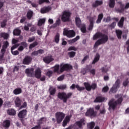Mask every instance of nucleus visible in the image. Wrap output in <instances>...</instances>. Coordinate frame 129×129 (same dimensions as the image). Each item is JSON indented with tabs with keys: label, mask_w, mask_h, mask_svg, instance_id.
I'll return each mask as SVG.
<instances>
[{
	"label": "nucleus",
	"mask_w": 129,
	"mask_h": 129,
	"mask_svg": "<svg viewBox=\"0 0 129 129\" xmlns=\"http://www.w3.org/2000/svg\"><path fill=\"white\" fill-rule=\"evenodd\" d=\"M37 45H38V43L37 41H35L30 45L29 49H33V48H34V47H36Z\"/></svg>",
	"instance_id": "42"
},
{
	"label": "nucleus",
	"mask_w": 129,
	"mask_h": 129,
	"mask_svg": "<svg viewBox=\"0 0 129 129\" xmlns=\"http://www.w3.org/2000/svg\"><path fill=\"white\" fill-rule=\"evenodd\" d=\"M60 24V19L57 20L56 21V23L54 25H55V26H54V27L59 25Z\"/></svg>",
	"instance_id": "55"
},
{
	"label": "nucleus",
	"mask_w": 129,
	"mask_h": 129,
	"mask_svg": "<svg viewBox=\"0 0 129 129\" xmlns=\"http://www.w3.org/2000/svg\"><path fill=\"white\" fill-rule=\"evenodd\" d=\"M72 69V66L69 64L62 63L60 64H56L54 67V72L57 73L58 74L62 73L66 71Z\"/></svg>",
	"instance_id": "2"
},
{
	"label": "nucleus",
	"mask_w": 129,
	"mask_h": 129,
	"mask_svg": "<svg viewBox=\"0 0 129 129\" xmlns=\"http://www.w3.org/2000/svg\"><path fill=\"white\" fill-rule=\"evenodd\" d=\"M80 38V37H79V36H77L74 39L69 40V43L73 44V43H75V42H77V41H78V40H79Z\"/></svg>",
	"instance_id": "34"
},
{
	"label": "nucleus",
	"mask_w": 129,
	"mask_h": 129,
	"mask_svg": "<svg viewBox=\"0 0 129 129\" xmlns=\"http://www.w3.org/2000/svg\"><path fill=\"white\" fill-rule=\"evenodd\" d=\"M64 79V75H61L57 78V81L61 82Z\"/></svg>",
	"instance_id": "51"
},
{
	"label": "nucleus",
	"mask_w": 129,
	"mask_h": 129,
	"mask_svg": "<svg viewBox=\"0 0 129 129\" xmlns=\"http://www.w3.org/2000/svg\"><path fill=\"white\" fill-rule=\"evenodd\" d=\"M33 12L32 11H28L27 14V18L29 19H31L32 17L33 16Z\"/></svg>",
	"instance_id": "39"
},
{
	"label": "nucleus",
	"mask_w": 129,
	"mask_h": 129,
	"mask_svg": "<svg viewBox=\"0 0 129 129\" xmlns=\"http://www.w3.org/2000/svg\"><path fill=\"white\" fill-rule=\"evenodd\" d=\"M11 122L9 120H6L3 122V126L6 128H9L10 126Z\"/></svg>",
	"instance_id": "24"
},
{
	"label": "nucleus",
	"mask_w": 129,
	"mask_h": 129,
	"mask_svg": "<svg viewBox=\"0 0 129 129\" xmlns=\"http://www.w3.org/2000/svg\"><path fill=\"white\" fill-rule=\"evenodd\" d=\"M54 59L52 56H46V57L43 58V61L45 63H50L52 61H53Z\"/></svg>",
	"instance_id": "19"
},
{
	"label": "nucleus",
	"mask_w": 129,
	"mask_h": 129,
	"mask_svg": "<svg viewBox=\"0 0 129 129\" xmlns=\"http://www.w3.org/2000/svg\"><path fill=\"white\" fill-rule=\"evenodd\" d=\"M115 97L118 98V99L117 102L114 101V99H111L108 103V105L109 106L108 109L109 111H110L111 110H114L115 109L116 106L117 104H120L122 101V96L121 95H117L115 96Z\"/></svg>",
	"instance_id": "4"
},
{
	"label": "nucleus",
	"mask_w": 129,
	"mask_h": 129,
	"mask_svg": "<svg viewBox=\"0 0 129 129\" xmlns=\"http://www.w3.org/2000/svg\"><path fill=\"white\" fill-rule=\"evenodd\" d=\"M109 90V88L108 86H105L103 88V92L104 93H106L108 91V90Z\"/></svg>",
	"instance_id": "54"
},
{
	"label": "nucleus",
	"mask_w": 129,
	"mask_h": 129,
	"mask_svg": "<svg viewBox=\"0 0 129 129\" xmlns=\"http://www.w3.org/2000/svg\"><path fill=\"white\" fill-rule=\"evenodd\" d=\"M105 98H102L101 97H98L96 98L95 100L94 101L95 102H102L104 101Z\"/></svg>",
	"instance_id": "30"
},
{
	"label": "nucleus",
	"mask_w": 129,
	"mask_h": 129,
	"mask_svg": "<svg viewBox=\"0 0 129 129\" xmlns=\"http://www.w3.org/2000/svg\"><path fill=\"white\" fill-rule=\"evenodd\" d=\"M21 31L19 28H16L13 31V35L15 36H20Z\"/></svg>",
	"instance_id": "26"
},
{
	"label": "nucleus",
	"mask_w": 129,
	"mask_h": 129,
	"mask_svg": "<svg viewBox=\"0 0 129 129\" xmlns=\"http://www.w3.org/2000/svg\"><path fill=\"white\" fill-rule=\"evenodd\" d=\"M100 38L101 39H99L95 44L94 48H97L99 45H101V44H104V43H106L108 40V37L106 35H102L101 33H97L95 35H94L93 39L96 40V39H98Z\"/></svg>",
	"instance_id": "3"
},
{
	"label": "nucleus",
	"mask_w": 129,
	"mask_h": 129,
	"mask_svg": "<svg viewBox=\"0 0 129 129\" xmlns=\"http://www.w3.org/2000/svg\"><path fill=\"white\" fill-rule=\"evenodd\" d=\"M95 125V123L94 122H91L88 123L87 129H93L94 126Z\"/></svg>",
	"instance_id": "28"
},
{
	"label": "nucleus",
	"mask_w": 129,
	"mask_h": 129,
	"mask_svg": "<svg viewBox=\"0 0 129 129\" xmlns=\"http://www.w3.org/2000/svg\"><path fill=\"white\" fill-rule=\"evenodd\" d=\"M76 54V53L74 51H71V52H70L68 53V55H69L70 58H73V57H74V56H75Z\"/></svg>",
	"instance_id": "47"
},
{
	"label": "nucleus",
	"mask_w": 129,
	"mask_h": 129,
	"mask_svg": "<svg viewBox=\"0 0 129 129\" xmlns=\"http://www.w3.org/2000/svg\"><path fill=\"white\" fill-rule=\"evenodd\" d=\"M6 22H7L6 20H5L3 22H2L1 23V27L3 28L5 27L6 25Z\"/></svg>",
	"instance_id": "57"
},
{
	"label": "nucleus",
	"mask_w": 129,
	"mask_h": 129,
	"mask_svg": "<svg viewBox=\"0 0 129 129\" xmlns=\"http://www.w3.org/2000/svg\"><path fill=\"white\" fill-rule=\"evenodd\" d=\"M110 21V17H108L106 19H105V18L103 19V21L105 23L108 22Z\"/></svg>",
	"instance_id": "56"
},
{
	"label": "nucleus",
	"mask_w": 129,
	"mask_h": 129,
	"mask_svg": "<svg viewBox=\"0 0 129 129\" xmlns=\"http://www.w3.org/2000/svg\"><path fill=\"white\" fill-rule=\"evenodd\" d=\"M123 76L118 77V79L115 82V84L113 85L112 88L110 89L109 93H115L117 91V89L119 88L120 85V80L122 79Z\"/></svg>",
	"instance_id": "6"
},
{
	"label": "nucleus",
	"mask_w": 129,
	"mask_h": 129,
	"mask_svg": "<svg viewBox=\"0 0 129 129\" xmlns=\"http://www.w3.org/2000/svg\"><path fill=\"white\" fill-rule=\"evenodd\" d=\"M80 38V37H79V36H77L74 39L69 40V43L73 44V43H75V42H77V41H78V40H79Z\"/></svg>",
	"instance_id": "33"
},
{
	"label": "nucleus",
	"mask_w": 129,
	"mask_h": 129,
	"mask_svg": "<svg viewBox=\"0 0 129 129\" xmlns=\"http://www.w3.org/2000/svg\"><path fill=\"white\" fill-rule=\"evenodd\" d=\"M86 116L95 117L96 116V112L94 111V109L93 108H89L86 113Z\"/></svg>",
	"instance_id": "13"
},
{
	"label": "nucleus",
	"mask_w": 129,
	"mask_h": 129,
	"mask_svg": "<svg viewBox=\"0 0 129 129\" xmlns=\"http://www.w3.org/2000/svg\"><path fill=\"white\" fill-rule=\"evenodd\" d=\"M96 18V16H94V17H91L89 19V20L90 22V25L89 26L88 29L89 30H92V28H93V22L94 20H95V18Z\"/></svg>",
	"instance_id": "18"
},
{
	"label": "nucleus",
	"mask_w": 129,
	"mask_h": 129,
	"mask_svg": "<svg viewBox=\"0 0 129 129\" xmlns=\"http://www.w3.org/2000/svg\"><path fill=\"white\" fill-rule=\"evenodd\" d=\"M85 124H86L85 119L84 118H82L80 120L76 122L75 123V126L79 127V128L76 129H82V126L85 125Z\"/></svg>",
	"instance_id": "11"
},
{
	"label": "nucleus",
	"mask_w": 129,
	"mask_h": 129,
	"mask_svg": "<svg viewBox=\"0 0 129 129\" xmlns=\"http://www.w3.org/2000/svg\"><path fill=\"white\" fill-rule=\"evenodd\" d=\"M126 45H128V47L127 48V53H129V39L126 42Z\"/></svg>",
	"instance_id": "64"
},
{
	"label": "nucleus",
	"mask_w": 129,
	"mask_h": 129,
	"mask_svg": "<svg viewBox=\"0 0 129 129\" xmlns=\"http://www.w3.org/2000/svg\"><path fill=\"white\" fill-rule=\"evenodd\" d=\"M67 85H61L60 86H58L57 88L58 89L65 90L67 89Z\"/></svg>",
	"instance_id": "44"
},
{
	"label": "nucleus",
	"mask_w": 129,
	"mask_h": 129,
	"mask_svg": "<svg viewBox=\"0 0 129 129\" xmlns=\"http://www.w3.org/2000/svg\"><path fill=\"white\" fill-rule=\"evenodd\" d=\"M14 102L16 107H19L22 105L21 99L19 97H14Z\"/></svg>",
	"instance_id": "16"
},
{
	"label": "nucleus",
	"mask_w": 129,
	"mask_h": 129,
	"mask_svg": "<svg viewBox=\"0 0 129 129\" xmlns=\"http://www.w3.org/2000/svg\"><path fill=\"white\" fill-rule=\"evenodd\" d=\"M71 13L68 11L63 12L61 20L63 22L70 21L71 20Z\"/></svg>",
	"instance_id": "9"
},
{
	"label": "nucleus",
	"mask_w": 129,
	"mask_h": 129,
	"mask_svg": "<svg viewBox=\"0 0 129 129\" xmlns=\"http://www.w3.org/2000/svg\"><path fill=\"white\" fill-rule=\"evenodd\" d=\"M52 74H53V71H48L46 73V76H47L49 77H50L52 76Z\"/></svg>",
	"instance_id": "52"
},
{
	"label": "nucleus",
	"mask_w": 129,
	"mask_h": 129,
	"mask_svg": "<svg viewBox=\"0 0 129 129\" xmlns=\"http://www.w3.org/2000/svg\"><path fill=\"white\" fill-rule=\"evenodd\" d=\"M116 36L118 39H121V34H122V31L119 30H116L115 31Z\"/></svg>",
	"instance_id": "35"
},
{
	"label": "nucleus",
	"mask_w": 129,
	"mask_h": 129,
	"mask_svg": "<svg viewBox=\"0 0 129 129\" xmlns=\"http://www.w3.org/2000/svg\"><path fill=\"white\" fill-rule=\"evenodd\" d=\"M35 40V37L33 36L32 37H30L28 40V42L29 43H32V42H34Z\"/></svg>",
	"instance_id": "50"
},
{
	"label": "nucleus",
	"mask_w": 129,
	"mask_h": 129,
	"mask_svg": "<svg viewBox=\"0 0 129 129\" xmlns=\"http://www.w3.org/2000/svg\"><path fill=\"white\" fill-rule=\"evenodd\" d=\"M101 4H102V1H96L94 3H93V6L94 7H96Z\"/></svg>",
	"instance_id": "38"
},
{
	"label": "nucleus",
	"mask_w": 129,
	"mask_h": 129,
	"mask_svg": "<svg viewBox=\"0 0 129 129\" xmlns=\"http://www.w3.org/2000/svg\"><path fill=\"white\" fill-rule=\"evenodd\" d=\"M63 34L64 36H67L68 38L75 37V32L73 30H69L68 28L64 29Z\"/></svg>",
	"instance_id": "8"
},
{
	"label": "nucleus",
	"mask_w": 129,
	"mask_h": 129,
	"mask_svg": "<svg viewBox=\"0 0 129 129\" xmlns=\"http://www.w3.org/2000/svg\"><path fill=\"white\" fill-rule=\"evenodd\" d=\"M22 90L21 88H16L13 91V93L15 95H20L22 93Z\"/></svg>",
	"instance_id": "21"
},
{
	"label": "nucleus",
	"mask_w": 129,
	"mask_h": 129,
	"mask_svg": "<svg viewBox=\"0 0 129 129\" xmlns=\"http://www.w3.org/2000/svg\"><path fill=\"white\" fill-rule=\"evenodd\" d=\"M51 10V8L50 7H44L41 9V13L42 14H44L48 12Z\"/></svg>",
	"instance_id": "20"
},
{
	"label": "nucleus",
	"mask_w": 129,
	"mask_h": 129,
	"mask_svg": "<svg viewBox=\"0 0 129 129\" xmlns=\"http://www.w3.org/2000/svg\"><path fill=\"white\" fill-rule=\"evenodd\" d=\"M32 58L30 56H26L23 59V63L25 65H29L31 63Z\"/></svg>",
	"instance_id": "15"
},
{
	"label": "nucleus",
	"mask_w": 129,
	"mask_h": 129,
	"mask_svg": "<svg viewBox=\"0 0 129 129\" xmlns=\"http://www.w3.org/2000/svg\"><path fill=\"white\" fill-rule=\"evenodd\" d=\"M38 55L39 54H43L44 53V51L43 49H39V50H37Z\"/></svg>",
	"instance_id": "58"
},
{
	"label": "nucleus",
	"mask_w": 129,
	"mask_h": 129,
	"mask_svg": "<svg viewBox=\"0 0 129 129\" xmlns=\"http://www.w3.org/2000/svg\"><path fill=\"white\" fill-rule=\"evenodd\" d=\"M34 69L33 68L27 69L25 71V73L29 77H35L37 79H41L42 77V72L40 68H38L34 73Z\"/></svg>",
	"instance_id": "1"
},
{
	"label": "nucleus",
	"mask_w": 129,
	"mask_h": 129,
	"mask_svg": "<svg viewBox=\"0 0 129 129\" xmlns=\"http://www.w3.org/2000/svg\"><path fill=\"white\" fill-rule=\"evenodd\" d=\"M115 5L114 0H109V6L110 8H113Z\"/></svg>",
	"instance_id": "43"
},
{
	"label": "nucleus",
	"mask_w": 129,
	"mask_h": 129,
	"mask_svg": "<svg viewBox=\"0 0 129 129\" xmlns=\"http://www.w3.org/2000/svg\"><path fill=\"white\" fill-rule=\"evenodd\" d=\"M90 73L92 74L93 75H95V70L94 69H92L90 70Z\"/></svg>",
	"instance_id": "62"
},
{
	"label": "nucleus",
	"mask_w": 129,
	"mask_h": 129,
	"mask_svg": "<svg viewBox=\"0 0 129 129\" xmlns=\"http://www.w3.org/2000/svg\"><path fill=\"white\" fill-rule=\"evenodd\" d=\"M84 85L87 91H91V85H90V84H89V83H84Z\"/></svg>",
	"instance_id": "25"
},
{
	"label": "nucleus",
	"mask_w": 129,
	"mask_h": 129,
	"mask_svg": "<svg viewBox=\"0 0 129 129\" xmlns=\"http://www.w3.org/2000/svg\"><path fill=\"white\" fill-rule=\"evenodd\" d=\"M103 18V14H101L99 15L98 19L96 21V23L97 24L100 23V22H101V20H102Z\"/></svg>",
	"instance_id": "36"
},
{
	"label": "nucleus",
	"mask_w": 129,
	"mask_h": 129,
	"mask_svg": "<svg viewBox=\"0 0 129 129\" xmlns=\"http://www.w3.org/2000/svg\"><path fill=\"white\" fill-rule=\"evenodd\" d=\"M11 52L12 55H14V56H16L19 54V51L18 50H15V51L12 50Z\"/></svg>",
	"instance_id": "48"
},
{
	"label": "nucleus",
	"mask_w": 129,
	"mask_h": 129,
	"mask_svg": "<svg viewBox=\"0 0 129 129\" xmlns=\"http://www.w3.org/2000/svg\"><path fill=\"white\" fill-rule=\"evenodd\" d=\"M116 25V23L115 22H113L112 23V24L110 26V27L111 28H113Z\"/></svg>",
	"instance_id": "63"
},
{
	"label": "nucleus",
	"mask_w": 129,
	"mask_h": 129,
	"mask_svg": "<svg viewBox=\"0 0 129 129\" xmlns=\"http://www.w3.org/2000/svg\"><path fill=\"white\" fill-rule=\"evenodd\" d=\"M124 19L123 17H122L120 20V21L118 22V26L119 27H122L123 26V22H124Z\"/></svg>",
	"instance_id": "40"
},
{
	"label": "nucleus",
	"mask_w": 129,
	"mask_h": 129,
	"mask_svg": "<svg viewBox=\"0 0 129 129\" xmlns=\"http://www.w3.org/2000/svg\"><path fill=\"white\" fill-rule=\"evenodd\" d=\"M77 48L75 46H71L68 48V51H77Z\"/></svg>",
	"instance_id": "49"
},
{
	"label": "nucleus",
	"mask_w": 129,
	"mask_h": 129,
	"mask_svg": "<svg viewBox=\"0 0 129 129\" xmlns=\"http://www.w3.org/2000/svg\"><path fill=\"white\" fill-rule=\"evenodd\" d=\"M9 43L8 41H6L5 42H4L3 48L1 50V57H3L6 49L9 47Z\"/></svg>",
	"instance_id": "12"
},
{
	"label": "nucleus",
	"mask_w": 129,
	"mask_h": 129,
	"mask_svg": "<svg viewBox=\"0 0 129 129\" xmlns=\"http://www.w3.org/2000/svg\"><path fill=\"white\" fill-rule=\"evenodd\" d=\"M100 57V56L99 55V54L98 53H97L93 61L92 62V64H95L96 62H98V61L99 60Z\"/></svg>",
	"instance_id": "32"
},
{
	"label": "nucleus",
	"mask_w": 129,
	"mask_h": 129,
	"mask_svg": "<svg viewBox=\"0 0 129 129\" xmlns=\"http://www.w3.org/2000/svg\"><path fill=\"white\" fill-rule=\"evenodd\" d=\"M0 36L1 37H2L3 38H4V39H5L6 40H7L9 37V35L8 33H1Z\"/></svg>",
	"instance_id": "37"
},
{
	"label": "nucleus",
	"mask_w": 129,
	"mask_h": 129,
	"mask_svg": "<svg viewBox=\"0 0 129 129\" xmlns=\"http://www.w3.org/2000/svg\"><path fill=\"white\" fill-rule=\"evenodd\" d=\"M60 40V34L59 33H57L54 37V41L56 44L59 43Z\"/></svg>",
	"instance_id": "29"
},
{
	"label": "nucleus",
	"mask_w": 129,
	"mask_h": 129,
	"mask_svg": "<svg viewBox=\"0 0 129 129\" xmlns=\"http://www.w3.org/2000/svg\"><path fill=\"white\" fill-rule=\"evenodd\" d=\"M29 27H31V25L30 24H28L27 25H25L24 28L25 31H29Z\"/></svg>",
	"instance_id": "53"
},
{
	"label": "nucleus",
	"mask_w": 129,
	"mask_h": 129,
	"mask_svg": "<svg viewBox=\"0 0 129 129\" xmlns=\"http://www.w3.org/2000/svg\"><path fill=\"white\" fill-rule=\"evenodd\" d=\"M76 87L77 90L79 91H82L84 90V89H85V88L84 87H80V86H79V85H76Z\"/></svg>",
	"instance_id": "45"
},
{
	"label": "nucleus",
	"mask_w": 129,
	"mask_h": 129,
	"mask_svg": "<svg viewBox=\"0 0 129 129\" xmlns=\"http://www.w3.org/2000/svg\"><path fill=\"white\" fill-rule=\"evenodd\" d=\"M44 120H45L44 118H41L39 122V124L32 127L31 129H41V126L40 124L44 123Z\"/></svg>",
	"instance_id": "17"
},
{
	"label": "nucleus",
	"mask_w": 129,
	"mask_h": 129,
	"mask_svg": "<svg viewBox=\"0 0 129 129\" xmlns=\"http://www.w3.org/2000/svg\"><path fill=\"white\" fill-rule=\"evenodd\" d=\"M26 17H22L20 20V23H24L26 21Z\"/></svg>",
	"instance_id": "61"
},
{
	"label": "nucleus",
	"mask_w": 129,
	"mask_h": 129,
	"mask_svg": "<svg viewBox=\"0 0 129 129\" xmlns=\"http://www.w3.org/2000/svg\"><path fill=\"white\" fill-rule=\"evenodd\" d=\"M128 83H129V82L128 81V80H126V81L123 82V85L124 87H126L128 85Z\"/></svg>",
	"instance_id": "59"
},
{
	"label": "nucleus",
	"mask_w": 129,
	"mask_h": 129,
	"mask_svg": "<svg viewBox=\"0 0 129 129\" xmlns=\"http://www.w3.org/2000/svg\"><path fill=\"white\" fill-rule=\"evenodd\" d=\"M66 116V114L63 112H57L55 113V117L58 123H60Z\"/></svg>",
	"instance_id": "10"
},
{
	"label": "nucleus",
	"mask_w": 129,
	"mask_h": 129,
	"mask_svg": "<svg viewBox=\"0 0 129 129\" xmlns=\"http://www.w3.org/2000/svg\"><path fill=\"white\" fill-rule=\"evenodd\" d=\"M76 23L78 27H81V31L82 33L86 32V27L85 25L81 24V20L79 17H76L75 19Z\"/></svg>",
	"instance_id": "7"
},
{
	"label": "nucleus",
	"mask_w": 129,
	"mask_h": 129,
	"mask_svg": "<svg viewBox=\"0 0 129 129\" xmlns=\"http://www.w3.org/2000/svg\"><path fill=\"white\" fill-rule=\"evenodd\" d=\"M56 89L50 86L49 88V92L51 95H54L55 93Z\"/></svg>",
	"instance_id": "31"
},
{
	"label": "nucleus",
	"mask_w": 129,
	"mask_h": 129,
	"mask_svg": "<svg viewBox=\"0 0 129 129\" xmlns=\"http://www.w3.org/2000/svg\"><path fill=\"white\" fill-rule=\"evenodd\" d=\"M70 120H71V118L69 116H66V117L63 121L62 126L63 127H65L67 125V123L70 122Z\"/></svg>",
	"instance_id": "22"
},
{
	"label": "nucleus",
	"mask_w": 129,
	"mask_h": 129,
	"mask_svg": "<svg viewBox=\"0 0 129 129\" xmlns=\"http://www.w3.org/2000/svg\"><path fill=\"white\" fill-rule=\"evenodd\" d=\"M27 106V102H25L23 103V105L20 106V107L19 108L18 110H20L23 108H25Z\"/></svg>",
	"instance_id": "46"
},
{
	"label": "nucleus",
	"mask_w": 129,
	"mask_h": 129,
	"mask_svg": "<svg viewBox=\"0 0 129 129\" xmlns=\"http://www.w3.org/2000/svg\"><path fill=\"white\" fill-rule=\"evenodd\" d=\"M72 96V93L69 92L66 93L65 92L58 93V98L63 101V103H67L68 100L71 98Z\"/></svg>",
	"instance_id": "5"
},
{
	"label": "nucleus",
	"mask_w": 129,
	"mask_h": 129,
	"mask_svg": "<svg viewBox=\"0 0 129 129\" xmlns=\"http://www.w3.org/2000/svg\"><path fill=\"white\" fill-rule=\"evenodd\" d=\"M37 45H38V43L37 41H35L30 45L29 49H33V48H34V47H36Z\"/></svg>",
	"instance_id": "41"
},
{
	"label": "nucleus",
	"mask_w": 129,
	"mask_h": 129,
	"mask_svg": "<svg viewBox=\"0 0 129 129\" xmlns=\"http://www.w3.org/2000/svg\"><path fill=\"white\" fill-rule=\"evenodd\" d=\"M7 113L9 115L14 116L16 114V111L14 109H11L7 110Z\"/></svg>",
	"instance_id": "23"
},
{
	"label": "nucleus",
	"mask_w": 129,
	"mask_h": 129,
	"mask_svg": "<svg viewBox=\"0 0 129 129\" xmlns=\"http://www.w3.org/2000/svg\"><path fill=\"white\" fill-rule=\"evenodd\" d=\"M27 114V111L26 109H24L23 110L20 111L18 114V116L20 118H24L26 116Z\"/></svg>",
	"instance_id": "14"
},
{
	"label": "nucleus",
	"mask_w": 129,
	"mask_h": 129,
	"mask_svg": "<svg viewBox=\"0 0 129 129\" xmlns=\"http://www.w3.org/2000/svg\"><path fill=\"white\" fill-rule=\"evenodd\" d=\"M91 89H93V90H95L96 88V84H93L91 86Z\"/></svg>",
	"instance_id": "60"
},
{
	"label": "nucleus",
	"mask_w": 129,
	"mask_h": 129,
	"mask_svg": "<svg viewBox=\"0 0 129 129\" xmlns=\"http://www.w3.org/2000/svg\"><path fill=\"white\" fill-rule=\"evenodd\" d=\"M46 19L44 18L40 19L38 21V25L39 26H42L45 24Z\"/></svg>",
	"instance_id": "27"
}]
</instances>
